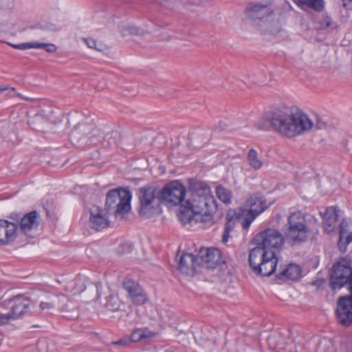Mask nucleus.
Segmentation results:
<instances>
[{"label":"nucleus","instance_id":"1","mask_svg":"<svg viewBox=\"0 0 352 352\" xmlns=\"http://www.w3.org/2000/svg\"><path fill=\"white\" fill-rule=\"evenodd\" d=\"M189 190L190 197L186 204L195 212V221L204 223L208 226L212 225L217 204L210 187L201 182H190Z\"/></svg>","mask_w":352,"mask_h":352},{"label":"nucleus","instance_id":"37","mask_svg":"<svg viewBox=\"0 0 352 352\" xmlns=\"http://www.w3.org/2000/svg\"><path fill=\"white\" fill-rule=\"evenodd\" d=\"M234 226V223L232 220H228L226 224L225 230L230 232Z\"/></svg>","mask_w":352,"mask_h":352},{"label":"nucleus","instance_id":"32","mask_svg":"<svg viewBox=\"0 0 352 352\" xmlns=\"http://www.w3.org/2000/svg\"><path fill=\"white\" fill-rule=\"evenodd\" d=\"M9 45L15 49L27 50V49H30V48H36V42L24 43L18 44V45H14V44L9 43Z\"/></svg>","mask_w":352,"mask_h":352},{"label":"nucleus","instance_id":"25","mask_svg":"<svg viewBox=\"0 0 352 352\" xmlns=\"http://www.w3.org/2000/svg\"><path fill=\"white\" fill-rule=\"evenodd\" d=\"M295 3L302 9H312L320 11L324 7L322 0H295Z\"/></svg>","mask_w":352,"mask_h":352},{"label":"nucleus","instance_id":"24","mask_svg":"<svg viewBox=\"0 0 352 352\" xmlns=\"http://www.w3.org/2000/svg\"><path fill=\"white\" fill-rule=\"evenodd\" d=\"M178 219L183 224H187L195 221V212L191 207H188L184 201L181 206V210L178 214Z\"/></svg>","mask_w":352,"mask_h":352},{"label":"nucleus","instance_id":"13","mask_svg":"<svg viewBox=\"0 0 352 352\" xmlns=\"http://www.w3.org/2000/svg\"><path fill=\"white\" fill-rule=\"evenodd\" d=\"M185 194L186 189L184 186L177 181L170 182L160 190L162 201L173 205L182 204Z\"/></svg>","mask_w":352,"mask_h":352},{"label":"nucleus","instance_id":"16","mask_svg":"<svg viewBox=\"0 0 352 352\" xmlns=\"http://www.w3.org/2000/svg\"><path fill=\"white\" fill-rule=\"evenodd\" d=\"M198 265L206 268H214L221 263L220 251L217 248L200 249L197 256Z\"/></svg>","mask_w":352,"mask_h":352},{"label":"nucleus","instance_id":"23","mask_svg":"<svg viewBox=\"0 0 352 352\" xmlns=\"http://www.w3.org/2000/svg\"><path fill=\"white\" fill-rule=\"evenodd\" d=\"M301 274L300 267L295 264H289L284 268L278 274L276 275L277 278L283 280H296Z\"/></svg>","mask_w":352,"mask_h":352},{"label":"nucleus","instance_id":"7","mask_svg":"<svg viewBox=\"0 0 352 352\" xmlns=\"http://www.w3.org/2000/svg\"><path fill=\"white\" fill-rule=\"evenodd\" d=\"M272 13V10L266 6L255 5L250 11L249 16L262 33L276 34L281 28L278 22L269 19Z\"/></svg>","mask_w":352,"mask_h":352},{"label":"nucleus","instance_id":"39","mask_svg":"<svg viewBox=\"0 0 352 352\" xmlns=\"http://www.w3.org/2000/svg\"><path fill=\"white\" fill-rule=\"evenodd\" d=\"M324 126H325V123H324V122H322V121H320V120H318V122H317V123H316V124L314 123V126H313V128H314V126H316V129H322V128H324Z\"/></svg>","mask_w":352,"mask_h":352},{"label":"nucleus","instance_id":"3","mask_svg":"<svg viewBox=\"0 0 352 352\" xmlns=\"http://www.w3.org/2000/svg\"><path fill=\"white\" fill-rule=\"evenodd\" d=\"M283 230L286 241L292 246L306 242L310 234L305 215L299 210L289 212Z\"/></svg>","mask_w":352,"mask_h":352},{"label":"nucleus","instance_id":"30","mask_svg":"<svg viewBox=\"0 0 352 352\" xmlns=\"http://www.w3.org/2000/svg\"><path fill=\"white\" fill-rule=\"evenodd\" d=\"M84 132L87 135H89V138L94 139L98 138V141L100 142L103 139L102 133L96 127L92 125L84 126Z\"/></svg>","mask_w":352,"mask_h":352},{"label":"nucleus","instance_id":"19","mask_svg":"<svg viewBox=\"0 0 352 352\" xmlns=\"http://www.w3.org/2000/svg\"><path fill=\"white\" fill-rule=\"evenodd\" d=\"M198 266L197 257L192 254L186 253L181 256L178 268L182 273L193 276Z\"/></svg>","mask_w":352,"mask_h":352},{"label":"nucleus","instance_id":"27","mask_svg":"<svg viewBox=\"0 0 352 352\" xmlns=\"http://www.w3.org/2000/svg\"><path fill=\"white\" fill-rule=\"evenodd\" d=\"M247 160L248 164L254 170H258L263 166L262 160L254 149H250L249 151Z\"/></svg>","mask_w":352,"mask_h":352},{"label":"nucleus","instance_id":"8","mask_svg":"<svg viewBox=\"0 0 352 352\" xmlns=\"http://www.w3.org/2000/svg\"><path fill=\"white\" fill-rule=\"evenodd\" d=\"M285 235L278 230L269 228L259 232L255 236L254 241L256 246L265 252H276L284 243Z\"/></svg>","mask_w":352,"mask_h":352},{"label":"nucleus","instance_id":"22","mask_svg":"<svg viewBox=\"0 0 352 352\" xmlns=\"http://www.w3.org/2000/svg\"><path fill=\"white\" fill-rule=\"evenodd\" d=\"M157 336V333L147 327L136 328L130 334L132 343L143 342L151 340Z\"/></svg>","mask_w":352,"mask_h":352},{"label":"nucleus","instance_id":"40","mask_svg":"<svg viewBox=\"0 0 352 352\" xmlns=\"http://www.w3.org/2000/svg\"><path fill=\"white\" fill-rule=\"evenodd\" d=\"M8 88L6 86H0V92L7 90Z\"/></svg>","mask_w":352,"mask_h":352},{"label":"nucleus","instance_id":"31","mask_svg":"<svg viewBox=\"0 0 352 352\" xmlns=\"http://www.w3.org/2000/svg\"><path fill=\"white\" fill-rule=\"evenodd\" d=\"M321 25L327 30H333L336 28V23L329 16H325L321 20Z\"/></svg>","mask_w":352,"mask_h":352},{"label":"nucleus","instance_id":"14","mask_svg":"<svg viewBox=\"0 0 352 352\" xmlns=\"http://www.w3.org/2000/svg\"><path fill=\"white\" fill-rule=\"evenodd\" d=\"M336 316L338 321L343 325H349L352 322V292H350L349 296L339 298Z\"/></svg>","mask_w":352,"mask_h":352},{"label":"nucleus","instance_id":"34","mask_svg":"<svg viewBox=\"0 0 352 352\" xmlns=\"http://www.w3.org/2000/svg\"><path fill=\"white\" fill-rule=\"evenodd\" d=\"M131 343H132V342L131 341L130 335H126L122 338L120 340L112 342V344L114 345H119L122 346H126Z\"/></svg>","mask_w":352,"mask_h":352},{"label":"nucleus","instance_id":"11","mask_svg":"<svg viewBox=\"0 0 352 352\" xmlns=\"http://www.w3.org/2000/svg\"><path fill=\"white\" fill-rule=\"evenodd\" d=\"M11 309L8 314H3L0 311V326H4L10 320L19 319L23 314L27 313L31 301L23 296H16L10 299Z\"/></svg>","mask_w":352,"mask_h":352},{"label":"nucleus","instance_id":"15","mask_svg":"<svg viewBox=\"0 0 352 352\" xmlns=\"http://www.w3.org/2000/svg\"><path fill=\"white\" fill-rule=\"evenodd\" d=\"M89 224L97 231L107 228L109 225L107 211L97 206H93L89 210Z\"/></svg>","mask_w":352,"mask_h":352},{"label":"nucleus","instance_id":"36","mask_svg":"<svg viewBox=\"0 0 352 352\" xmlns=\"http://www.w3.org/2000/svg\"><path fill=\"white\" fill-rule=\"evenodd\" d=\"M54 305L52 303L42 302L39 305L40 311H39V313H41V311H47L52 309V308H54Z\"/></svg>","mask_w":352,"mask_h":352},{"label":"nucleus","instance_id":"9","mask_svg":"<svg viewBox=\"0 0 352 352\" xmlns=\"http://www.w3.org/2000/svg\"><path fill=\"white\" fill-rule=\"evenodd\" d=\"M131 195L126 189H116L109 191L107 195L106 206L109 208H116V214H123L131 209Z\"/></svg>","mask_w":352,"mask_h":352},{"label":"nucleus","instance_id":"41","mask_svg":"<svg viewBox=\"0 0 352 352\" xmlns=\"http://www.w3.org/2000/svg\"><path fill=\"white\" fill-rule=\"evenodd\" d=\"M11 90H12V91H15V89L12 87V88H11Z\"/></svg>","mask_w":352,"mask_h":352},{"label":"nucleus","instance_id":"12","mask_svg":"<svg viewBox=\"0 0 352 352\" xmlns=\"http://www.w3.org/2000/svg\"><path fill=\"white\" fill-rule=\"evenodd\" d=\"M10 219L16 223L18 232H22L26 235H32L40 224V216L36 211L28 212L21 217L19 214L12 215Z\"/></svg>","mask_w":352,"mask_h":352},{"label":"nucleus","instance_id":"4","mask_svg":"<svg viewBox=\"0 0 352 352\" xmlns=\"http://www.w3.org/2000/svg\"><path fill=\"white\" fill-rule=\"evenodd\" d=\"M249 263L252 271L256 274L269 276L275 272L278 258L276 252L253 248L249 254Z\"/></svg>","mask_w":352,"mask_h":352},{"label":"nucleus","instance_id":"5","mask_svg":"<svg viewBox=\"0 0 352 352\" xmlns=\"http://www.w3.org/2000/svg\"><path fill=\"white\" fill-rule=\"evenodd\" d=\"M329 284L332 289H340L348 285L349 292H352L351 261L347 258H340L333 265Z\"/></svg>","mask_w":352,"mask_h":352},{"label":"nucleus","instance_id":"28","mask_svg":"<svg viewBox=\"0 0 352 352\" xmlns=\"http://www.w3.org/2000/svg\"><path fill=\"white\" fill-rule=\"evenodd\" d=\"M216 195L219 199L224 204H229L231 203L232 195V192L229 189L221 185L217 186L216 187Z\"/></svg>","mask_w":352,"mask_h":352},{"label":"nucleus","instance_id":"18","mask_svg":"<svg viewBox=\"0 0 352 352\" xmlns=\"http://www.w3.org/2000/svg\"><path fill=\"white\" fill-rule=\"evenodd\" d=\"M18 234L16 223L0 219V245H6L13 241Z\"/></svg>","mask_w":352,"mask_h":352},{"label":"nucleus","instance_id":"17","mask_svg":"<svg viewBox=\"0 0 352 352\" xmlns=\"http://www.w3.org/2000/svg\"><path fill=\"white\" fill-rule=\"evenodd\" d=\"M122 285L133 303L140 305L147 301L146 293L138 283L131 279H125Z\"/></svg>","mask_w":352,"mask_h":352},{"label":"nucleus","instance_id":"38","mask_svg":"<svg viewBox=\"0 0 352 352\" xmlns=\"http://www.w3.org/2000/svg\"><path fill=\"white\" fill-rule=\"evenodd\" d=\"M230 232H227L226 230H224L223 236H222V242L223 243H226L228 242V239L230 237Z\"/></svg>","mask_w":352,"mask_h":352},{"label":"nucleus","instance_id":"21","mask_svg":"<svg viewBox=\"0 0 352 352\" xmlns=\"http://www.w3.org/2000/svg\"><path fill=\"white\" fill-rule=\"evenodd\" d=\"M349 221L343 219L340 223V238L338 248L342 252L346 250V246L352 241V232L349 230Z\"/></svg>","mask_w":352,"mask_h":352},{"label":"nucleus","instance_id":"26","mask_svg":"<svg viewBox=\"0 0 352 352\" xmlns=\"http://www.w3.org/2000/svg\"><path fill=\"white\" fill-rule=\"evenodd\" d=\"M85 289V280L80 277H76L72 281L69 283L66 287V290L73 294H80Z\"/></svg>","mask_w":352,"mask_h":352},{"label":"nucleus","instance_id":"20","mask_svg":"<svg viewBox=\"0 0 352 352\" xmlns=\"http://www.w3.org/2000/svg\"><path fill=\"white\" fill-rule=\"evenodd\" d=\"M341 216V210L336 207H329L325 210L323 215V227L326 232L334 230L336 222Z\"/></svg>","mask_w":352,"mask_h":352},{"label":"nucleus","instance_id":"6","mask_svg":"<svg viewBox=\"0 0 352 352\" xmlns=\"http://www.w3.org/2000/svg\"><path fill=\"white\" fill-rule=\"evenodd\" d=\"M140 209L141 216L149 218L160 212V189L155 186H145L139 190Z\"/></svg>","mask_w":352,"mask_h":352},{"label":"nucleus","instance_id":"29","mask_svg":"<svg viewBox=\"0 0 352 352\" xmlns=\"http://www.w3.org/2000/svg\"><path fill=\"white\" fill-rule=\"evenodd\" d=\"M274 112L267 118H261L257 123L258 129L263 131L274 130Z\"/></svg>","mask_w":352,"mask_h":352},{"label":"nucleus","instance_id":"33","mask_svg":"<svg viewBox=\"0 0 352 352\" xmlns=\"http://www.w3.org/2000/svg\"><path fill=\"white\" fill-rule=\"evenodd\" d=\"M36 48H43L46 52L50 53L55 52L56 50V47L54 44H45L43 43L36 42Z\"/></svg>","mask_w":352,"mask_h":352},{"label":"nucleus","instance_id":"2","mask_svg":"<svg viewBox=\"0 0 352 352\" xmlns=\"http://www.w3.org/2000/svg\"><path fill=\"white\" fill-rule=\"evenodd\" d=\"M274 131L287 138L301 135L311 130L314 122L302 111H274Z\"/></svg>","mask_w":352,"mask_h":352},{"label":"nucleus","instance_id":"35","mask_svg":"<svg viewBox=\"0 0 352 352\" xmlns=\"http://www.w3.org/2000/svg\"><path fill=\"white\" fill-rule=\"evenodd\" d=\"M83 40L89 48L100 50V49L98 47L97 43L95 40L92 38H84Z\"/></svg>","mask_w":352,"mask_h":352},{"label":"nucleus","instance_id":"10","mask_svg":"<svg viewBox=\"0 0 352 352\" xmlns=\"http://www.w3.org/2000/svg\"><path fill=\"white\" fill-rule=\"evenodd\" d=\"M267 207V202L261 195L254 194L251 195L244 204L247 213L241 221L242 227L244 229H248L254 219L263 212Z\"/></svg>","mask_w":352,"mask_h":352}]
</instances>
